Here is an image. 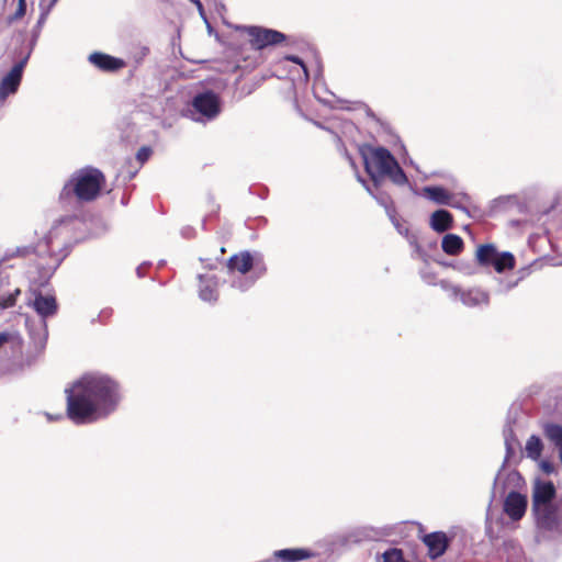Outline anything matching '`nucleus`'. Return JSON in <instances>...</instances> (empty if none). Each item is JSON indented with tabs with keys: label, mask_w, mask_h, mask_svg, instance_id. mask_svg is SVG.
I'll return each mask as SVG.
<instances>
[{
	"label": "nucleus",
	"mask_w": 562,
	"mask_h": 562,
	"mask_svg": "<svg viewBox=\"0 0 562 562\" xmlns=\"http://www.w3.org/2000/svg\"><path fill=\"white\" fill-rule=\"evenodd\" d=\"M67 393V415L75 424H89L113 413L120 401L119 384L101 373H88L76 380Z\"/></svg>",
	"instance_id": "obj_1"
},
{
	"label": "nucleus",
	"mask_w": 562,
	"mask_h": 562,
	"mask_svg": "<svg viewBox=\"0 0 562 562\" xmlns=\"http://www.w3.org/2000/svg\"><path fill=\"white\" fill-rule=\"evenodd\" d=\"M361 156L364 161V167L374 184H379V179L387 177L390 180L397 184L404 186L407 183V177L393 157V155L383 147L364 146L361 148Z\"/></svg>",
	"instance_id": "obj_2"
},
{
	"label": "nucleus",
	"mask_w": 562,
	"mask_h": 562,
	"mask_svg": "<svg viewBox=\"0 0 562 562\" xmlns=\"http://www.w3.org/2000/svg\"><path fill=\"white\" fill-rule=\"evenodd\" d=\"M104 184L102 172L95 168H85L72 173L63 188L61 196H75L82 202L94 200Z\"/></svg>",
	"instance_id": "obj_3"
},
{
	"label": "nucleus",
	"mask_w": 562,
	"mask_h": 562,
	"mask_svg": "<svg viewBox=\"0 0 562 562\" xmlns=\"http://www.w3.org/2000/svg\"><path fill=\"white\" fill-rule=\"evenodd\" d=\"M221 112V100L212 91L198 93L191 102L190 116L195 122L205 123L214 120Z\"/></svg>",
	"instance_id": "obj_4"
},
{
	"label": "nucleus",
	"mask_w": 562,
	"mask_h": 562,
	"mask_svg": "<svg viewBox=\"0 0 562 562\" xmlns=\"http://www.w3.org/2000/svg\"><path fill=\"white\" fill-rule=\"evenodd\" d=\"M441 288L448 295L456 301H460L468 307H483L490 303V294L482 288L474 286L470 289H461L448 281H441Z\"/></svg>",
	"instance_id": "obj_5"
},
{
	"label": "nucleus",
	"mask_w": 562,
	"mask_h": 562,
	"mask_svg": "<svg viewBox=\"0 0 562 562\" xmlns=\"http://www.w3.org/2000/svg\"><path fill=\"white\" fill-rule=\"evenodd\" d=\"M236 31L241 37H247L255 49H263L285 40L283 33L259 26H237Z\"/></svg>",
	"instance_id": "obj_6"
},
{
	"label": "nucleus",
	"mask_w": 562,
	"mask_h": 562,
	"mask_svg": "<svg viewBox=\"0 0 562 562\" xmlns=\"http://www.w3.org/2000/svg\"><path fill=\"white\" fill-rule=\"evenodd\" d=\"M532 512L539 530L550 532L559 530L561 518L559 514V506L557 504L536 508L532 509Z\"/></svg>",
	"instance_id": "obj_7"
},
{
	"label": "nucleus",
	"mask_w": 562,
	"mask_h": 562,
	"mask_svg": "<svg viewBox=\"0 0 562 562\" xmlns=\"http://www.w3.org/2000/svg\"><path fill=\"white\" fill-rule=\"evenodd\" d=\"M25 61H20L2 78L0 82V100L16 92L21 80Z\"/></svg>",
	"instance_id": "obj_8"
},
{
	"label": "nucleus",
	"mask_w": 562,
	"mask_h": 562,
	"mask_svg": "<svg viewBox=\"0 0 562 562\" xmlns=\"http://www.w3.org/2000/svg\"><path fill=\"white\" fill-rule=\"evenodd\" d=\"M555 487L551 482L537 481L532 491V509L553 505Z\"/></svg>",
	"instance_id": "obj_9"
},
{
	"label": "nucleus",
	"mask_w": 562,
	"mask_h": 562,
	"mask_svg": "<svg viewBox=\"0 0 562 562\" xmlns=\"http://www.w3.org/2000/svg\"><path fill=\"white\" fill-rule=\"evenodd\" d=\"M33 295L34 299L30 301L29 304L42 318H46L56 314L58 306L53 294H42L35 291L33 292Z\"/></svg>",
	"instance_id": "obj_10"
},
{
	"label": "nucleus",
	"mask_w": 562,
	"mask_h": 562,
	"mask_svg": "<svg viewBox=\"0 0 562 562\" xmlns=\"http://www.w3.org/2000/svg\"><path fill=\"white\" fill-rule=\"evenodd\" d=\"M527 499L519 493L510 492L504 502V512L513 519L519 520L526 513Z\"/></svg>",
	"instance_id": "obj_11"
},
{
	"label": "nucleus",
	"mask_w": 562,
	"mask_h": 562,
	"mask_svg": "<svg viewBox=\"0 0 562 562\" xmlns=\"http://www.w3.org/2000/svg\"><path fill=\"white\" fill-rule=\"evenodd\" d=\"M88 59L94 67L103 71H115L125 65L122 59L103 53H92Z\"/></svg>",
	"instance_id": "obj_12"
},
{
	"label": "nucleus",
	"mask_w": 562,
	"mask_h": 562,
	"mask_svg": "<svg viewBox=\"0 0 562 562\" xmlns=\"http://www.w3.org/2000/svg\"><path fill=\"white\" fill-rule=\"evenodd\" d=\"M424 542L427 546L428 553L432 559L443 554L447 549V538L442 532H434L425 536Z\"/></svg>",
	"instance_id": "obj_13"
},
{
	"label": "nucleus",
	"mask_w": 562,
	"mask_h": 562,
	"mask_svg": "<svg viewBox=\"0 0 562 562\" xmlns=\"http://www.w3.org/2000/svg\"><path fill=\"white\" fill-rule=\"evenodd\" d=\"M227 267L231 272H238L244 276L252 267V257L248 251L240 252L231 257Z\"/></svg>",
	"instance_id": "obj_14"
},
{
	"label": "nucleus",
	"mask_w": 562,
	"mask_h": 562,
	"mask_svg": "<svg viewBox=\"0 0 562 562\" xmlns=\"http://www.w3.org/2000/svg\"><path fill=\"white\" fill-rule=\"evenodd\" d=\"M312 557L313 553L307 549H282L273 552V559L283 562H296Z\"/></svg>",
	"instance_id": "obj_15"
},
{
	"label": "nucleus",
	"mask_w": 562,
	"mask_h": 562,
	"mask_svg": "<svg viewBox=\"0 0 562 562\" xmlns=\"http://www.w3.org/2000/svg\"><path fill=\"white\" fill-rule=\"evenodd\" d=\"M498 254L494 245H481L475 251V259L483 267H492Z\"/></svg>",
	"instance_id": "obj_16"
},
{
	"label": "nucleus",
	"mask_w": 562,
	"mask_h": 562,
	"mask_svg": "<svg viewBox=\"0 0 562 562\" xmlns=\"http://www.w3.org/2000/svg\"><path fill=\"white\" fill-rule=\"evenodd\" d=\"M422 194L436 204L447 205L451 193L442 187L429 186L422 189Z\"/></svg>",
	"instance_id": "obj_17"
},
{
	"label": "nucleus",
	"mask_w": 562,
	"mask_h": 562,
	"mask_svg": "<svg viewBox=\"0 0 562 562\" xmlns=\"http://www.w3.org/2000/svg\"><path fill=\"white\" fill-rule=\"evenodd\" d=\"M452 225V215L446 210L435 211L430 216V226L434 231L442 233Z\"/></svg>",
	"instance_id": "obj_18"
},
{
	"label": "nucleus",
	"mask_w": 562,
	"mask_h": 562,
	"mask_svg": "<svg viewBox=\"0 0 562 562\" xmlns=\"http://www.w3.org/2000/svg\"><path fill=\"white\" fill-rule=\"evenodd\" d=\"M216 286H217V283L213 277L200 276L199 294L203 301L212 302L217 299Z\"/></svg>",
	"instance_id": "obj_19"
},
{
	"label": "nucleus",
	"mask_w": 562,
	"mask_h": 562,
	"mask_svg": "<svg viewBox=\"0 0 562 562\" xmlns=\"http://www.w3.org/2000/svg\"><path fill=\"white\" fill-rule=\"evenodd\" d=\"M442 250L451 256L458 255L463 248V240L456 234H448L442 238Z\"/></svg>",
	"instance_id": "obj_20"
},
{
	"label": "nucleus",
	"mask_w": 562,
	"mask_h": 562,
	"mask_svg": "<svg viewBox=\"0 0 562 562\" xmlns=\"http://www.w3.org/2000/svg\"><path fill=\"white\" fill-rule=\"evenodd\" d=\"M471 204V198L464 192H459L451 193V196L447 205L469 214V209Z\"/></svg>",
	"instance_id": "obj_21"
},
{
	"label": "nucleus",
	"mask_w": 562,
	"mask_h": 562,
	"mask_svg": "<svg viewBox=\"0 0 562 562\" xmlns=\"http://www.w3.org/2000/svg\"><path fill=\"white\" fill-rule=\"evenodd\" d=\"M492 267L498 273L513 269L515 267V257L508 251L499 252Z\"/></svg>",
	"instance_id": "obj_22"
},
{
	"label": "nucleus",
	"mask_w": 562,
	"mask_h": 562,
	"mask_svg": "<svg viewBox=\"0 0 562 562\" xmlns=\"http://www.w3.org/2000/svg\"><path fill=\"white\" fill-rule=\"evenodd\" d=\"M525 450L529 458L537 460L542 452V442L540 438L535 435L530 436L526 442Z\"/></svg>",
	"instance_id": "obj_23"
},
{
	"label": "nucleus",
	"mask_w": 562,
	"mask_h": 562,
	"mask_svg": "<svg viewBox=\"0 0 562 562\" xmlns=\"http://www.w3.org/2000/svg\"><path fill=\"white\" fill-rule=\"evenodd\" d=\"M546 436L562 451V427L558 425H547L544 428Z\"/></svg>",
	"instance_id": "obj_24"
},
{
	"label": "nucleus",
	"mask_w": 562,
	"mask_h": 562,
	"mask_svg": "<svg viewBox=\"0 0 562 562\" xmlns=\"http://www.w3.org/2000/svg\"><path fill=\"white\" fill-rule=\"evenodd\" d=\"M20 289H15L13 292L8 294L0 293V312L9 307H12L15 304L16 297L20 295Z\"/></svg>",
	"instance_id": "obj_25"
},
{
	"label": "nucleus",
	"mask_w": 562,
	"mask_h": 562,
	"mask_svg": "<svg viewBox=\"0 0 562 562\" xmlns=\"http://www.w3.org/2000/svg\"><path fill=\"white\" fill-rule=\"evenodd\" d=\"M382 562H405L402 552L397 549H391L382 554Z\"/></svg>",
	"instance_id": "obj_26"
},
{
	"label": "nucleus",
	"mask_w": 562,
	"mask_h": 562,
	"mask_svg": "<svg viewBox=\"0 0 562 562\" xmlns=\"http://www.w3.org/2000/svg\"><path fill=\"white\" fill-rule=\"evenodd\" d=\"M58 0H41L40 9H41V20H46L53 7L56 4Z\"/></svg>",
	"instance_id": "obj_27"
},
{
	"label": "nucleus",
	"mask_w": 562,
	"mask_h": 562,
	"mask_svg": "<svg viewBox=\"0 0 562 562\" xmlns=\"http://www.w3.org/2000/svg\"><path fill=\"white\" fill-rule=\"evenodd\" d=\"M520 279L521 278L516 279V280L499 279L498 280V290L497 291L499 293H506V292L510 291L512 289H514L518 284Z\"/></svg>",
	"instance_id": "obj_28"
},
{
	"label": "nucleus",
	"mask_w": 562,
	"mask_h": 562,
	"mask_svg": "<svg viewBox=\"0 0 562 562\" xmlns=\"http://www.w3.org/2000/svg\"><path fill=\"white\" fill-rule=\"evenodd\" d=\"M19 334L16 331H2L0 333V348L8 342H14L19 340Z\"/></svg>",
	"instance_id": "obj_29"
},
{
	"label": "nucleus",
	"mask_w": 562,
	"mask_h": 562,
	"mask_svg": "<svg viewBox=\"0 0 562 562\" xmlns=\"http://www.w3.org/2000/svg\"><path fill=\"white\" fill-rule=\"evenodd\" d=\"M25 12H26V0H18V9H16L15 13L9 18V21L12 22V21L22 19L24 16Z\"/></svg>",
	"instance_id": "obj_30"
},
{
	"label": "nucleus",
	"mask_w": 562,
	"mask_h": 562,
	"mask_svg": "<svg viewBox=\"0 0 562 562\" xmlns=\"http://www.w3.org/2000/svg\"><path fill=\"white\" fill-rule=\"evenodd\" d=\"M255 282L254 279L251 280H243V281H237V280H234L233 281V286L236 288V289H239L241 291H245L247 290L252 283Z\"/></svg>",
	"instance_id": "obj_31"
},
{
	"label": "nucleus",
	"mask_w": 562,
	"mask_h": 562,
	"mask_svg": "<svg viewBox=\"0 0 562 562\" xmlns=\"http://www.w3.org/2000/svg\"><path fill=\"white\" fill-rule=\"evenodd\" d=\"M150 153L151 150L147 147H143L138 150L137 153V159L140 161V162H145L149 156H150Z\"/></svg>",
	"instance_id": "obj_32"
},
{
	"label": "nucleus",
	"mask_w": 562,
	"mask_h": 562,
	"mask_svg": "<svg viewBox=\"0 0 562 562\" xmlns=\"http://www.w3.org/2000/svg\"><path fill=\"white\" fill-rule=\"evenodd\" d=\"M286 59L300 65L303 70V74H304V79L307 80V78H308L307 69H306L305 65L303 64V61L296 56H288Z\"/></svg>",
	"instance_id": "obj_33"
},
{
	"label": "nucleus",
	"mask_w": 562,
	"mask_h": 562,
	"mask_svg": "<svg viewBox=\"0 0 562 562\" xmlns=\"http://www.w3.org/2000/svg\"><path fill=\"white\" fill-rule=\"evenodd\" d=\"M196 8H198V11H199L200 16H201L205 22H207L206 16H205V13H204V10H203V5H202V3H201L200 5H198Z\"/></svg>",
	"instance_id": "obj_34"
},
{
	"label": "nucleus",
	"mask_w": 562,
	"mask_h": 562,
	"mask_svg": "<svg viewBox=\"0 0 562 562\" xmlns=\"http://www.w3.org/2000/svg\"><path fill=\"white\" fill-rule=\"evenodd\" d=\"M46 416H47V419H48V420H58V419H60V418L63 417V415H61V414H58V415H56V416H53V415H50V414H46Z\"/></svg>",
	"instance_id": "obj_35"
},
{
	"label": "nucleus",
	"mask_w": 562,
	"mask_h": 562,
	"mask_svg": "<svg viewBox=\"0 0 562 562\" xmlns=\"http://www.w3.org/2000/svg\"><path fill=\"white\" fill-rule=\"evenodd\" d=\"M358 179H359V181L364 186V188L367 189V191H368L372 196H374V195H373V193H372V191H371V189L367 186L366 181H364V180H362L361 178H358Z\"/></svg>",
	"instance_id": "obj_36"
},
{
	"label": "nucleus",
	"mask_w": 562,
	"mask_h": 562,
	"mask_svg": "<svg viewBox=\"0 0 562 562\" xmlns=\"http://www.w3.org/2000/svg\"><path fill=\"white\" fill-rule=\"evenodd\" d=\"M460 270L463 271L467 274H472L473 273V270L471 269V267L460 268Z\"/></svg>",
	"instance_id": "obj_37"
},
{
	"label": "nucleus",
	"mask_w": 562,
	"mask_h": 562,
	"mask_svg": "<svg viewBox=\"0 0 562 562\" xmlns=\"http://www.w3.org/2000/svg\"><path fill=\"white\" fill-rule=\"evenodd\" d=\"M542 468L546 472H550L551 471V465L549 463H543L542 464Z\"/></svg>",
	"instance_id": "obj_38"
},
{
	"label": "nucleus",
	"mask_w": 562,
	"mask_h": 562,
	"mask_svg": "<svg viewBox=\"0 0 562 562\" xmlns=\"http://www.w3.org/2000/svg\"><path fill=\"white\" fill-rule=\"evenodd\" d=\"M193 4H195L196 7L201 4V1L200 0H190Z\"/></svg>",
	"instance_id": "obj_39"
},
{
	"label": "nucleus",
	"mask_w": 562,
	"mask_h": 562,
	"mask_svg": "<svg viewBox=\"0 0 562 562\" xmlns=\"http://www.w3.org/2000/svg\"><path fill=\"white\" fill-rule=\"evenodd\" d=\"M44 22H45V20H41V19L38 20V24H42Z\"/></svg>",
	"instance_id": "obj_40"
}]
</instances>
